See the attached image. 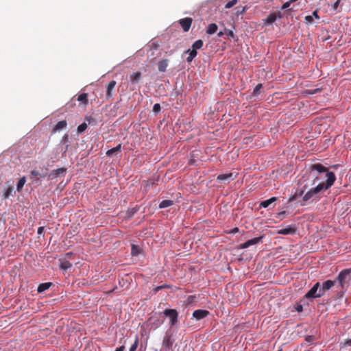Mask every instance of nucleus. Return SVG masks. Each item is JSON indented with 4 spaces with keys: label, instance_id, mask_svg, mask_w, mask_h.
<instances>
[{
    "label": "nucleus",
    "instance_id": "obj_49",
    "mask_svg": "<svg viewBox=\"0 0 351 351\" xmlns=\"http://www.w3.org/2000/svg\"><path fill=\"white\" fill-rule=\"evenodd\" d=\"M125 350V346H121L119 348H117L114 351H124Z\"/></svg>",
    "mask_w": 351,
    "mask_h": 351
},
{
    "label": "nucleus",
    "instance_id": "obj_14",
    "mask_svg": "<svg viewBox=\"0 0 351 351\" xmlns=\"http://www.w3.org/2000/svg\"><path fill=\"white\" fill-rule=\"evenodd\" d=\"M67 123L65 120H62L60 121H58L56 125H54L53 128L52 132H60V130L64 129L66 128Z\"/></svg>",
    "mask_w": 351,
    "mask_h": 351
},
{
    "label": "nucleus",
    "instance_id": "obj_31",
    "mask_svg": "<svg viewBox=\"0 0 351 351\" xmlns=\"http://www.w3.org/2000/svg\"><path fill=\"white\" fill-rule=\"evenodd\" d=\"M245 10H246V6H243V7L238 6L235 8V10H236L235 14L237 16L241 15L245 12Z\"/></svg>",
    "mask_w": 351,
    "mask_h": 351
},
{
    "label": "nucleus",
    "instance_id": "obj_29",
    "mask_svg": "<svg viewBox=\"0 0 351 351\" xmlns=\"http://www.w3.org/2000/svg\"><path fill=\"white\" fill-rule=\"evenodd\" d=\"M203 41L202 40H196L192 45V49L197 51V49H199L203 46Z\"/></svg>",
    "mask_w": 351,
    "mask_h": 351
},
{
    "label": "nucleus",
    "instance_id": "obj_38",
    "mask_svg": "<svg viewBox=\"0 0 351 351\" xmlns=\"http://www.w3.org/2000/svg\"><path fill=\"white\" fill-rule=\"evenodd\" d=\"M161 110V107H160V105L159 104H155L153 106V111L155 112V113H158Z\"/></svg>",
    "mask_w": 351,
    "mask_h": 351
},
{
    "label": "nucleus",
    "instance_id": "obj_25",
    "mask_svg": "<svg viewBox=\"0 0 351 351\" xmlns=\"http://www.w3.org/2000/svg\"><path fill=\"white\" fill-rule=\"evenodd\" d=\"M77 100L79 101L82 102L84 105H87L88 103V95L86 93H82L78 96Z\"/></svg>",
    "mask_w": 351,
    "mask_h": 351
},
{
    "label": "nucleus",
    "instance_id": "obj_6",
    "mask_svg": "<svg viewBox=\"0 0 351 351\" xmlns=\"http://www.w3.org/2000/svg\"><path fill=\"white\" fill-rule=\"evenodd\" d=\"M235 176H234L233 173H232L220 174L217 177V181L219 182L228 184L230 180H233Z\"/></svg>",
    "mask_w": 351,
    "mask_h": 351
},
{
    "label": "nucleus",
    "instance_id": "obj_17",
    "mask_svg": "<svg viewBox=\"0 0 351 351\" xmlns=\"http://www.w3.org/2000/svg\"><path fill=\"white\" fill-rule=\"evenodd\" d=\"M277 198L276 197H271L267 200H264L260 202V206L263 208H267L273 202H276Z\"/></svg>",
    "mask_w": 351,
    "mask_h": 351
},
{
    "label": "nucleus",
    "instance_id": "obj_13",
    "mask_svg": "<svg viewBox=\"0 0 351 351\" xmlns=\"http://www.w3.org/2000/svg\"><path fill=\"white\" fill-rule=\"evenodd\" d=\"M277 17L280 19L282 17L281 13L280 12L278 14H276L275 12H272V13L269 14L267 16V17L265 19V24H271L276 20Z\"/></svg>",
    "mask_w": 351,
    "mask_h": 351
},
{
    "label": "nucleus",
    "instance_id": "obj_27",
    "mask_svg": "<svg viewBox=\"0 0 351 351\" xmlns=\"http://www.w3.org/2000/svg\"><path fill=\"white\" fill-rule=\"evenodd\" d=\"M66 169L64 167H62V168H58V169H53L51 173L50 176H60V174L66 172Z\"/></svg>",
    "mask_w": 351,
    "mask_h": 351
},
{
    "label": "nucleus",
    "instance_id": "obj_44",
    "mask_svg": "<svg viewBox=\"0 0 351 351\" xmlns=\"http://www.w3.org/2000/svg\"><path fill=\"white\" fill-rule=\"evenodd\" d=\"M44 230H45V228H44V227H43V226H40V227H39V228H38L37 234H38V237H39L40 235L43 234V233H44Z\"/></svg>",
    "mask_w": 351,
    "mask_h": 351
},
{
    "label": "nucleus",
    "instance_id": "obj_26",
    "mask_svg": "<svg viewBox=\"0 0 351 351\" xmlns=\"http://www.w3.org/2000/svg\"><path fill=\"white\" fill-rule=\"evenodd\" d=\"M141 253V249L138 245L132 244L131 246V254L132 256H138Z\"/></svg>",
    "mask_w": 351,
    "mask_h": 351
},
{
    "label": "nucleus",
    "instance_id": "obj_43",
    "mask_svg": "<svg viewBox=\"0 0 351 351\" xmlns=\"http://www.w3.org/2000/svg\"><path fill=\"white\" fill-rule=\"evenodd\" d=\"M85 120L89 123H92L95 121V119L90 116L86 117Z\"/></svg>",
    "mask_w": 351,
    "mask_h": 351
},
{
    "label": "nucleus",
    "instance_id": "obj_33",
    "mask_svg": "<svg viewBox=\"0 0 351 351\" xmlns=\"http://www.w3.org/2000/svg\"><path fill=\"white\" fill-rule=\"evenodd\" d=\"M138 210V208H132L131 209H129L127 212V217H132L135 213H137Z\"/></svg>",
    "mask_w": 351,
    "mask_h": 351
},
{
    "label": "nucleus",
    "instance_id": "obj_45",
    "mask_svg": "<svg viewBox=\"0 0 351 351\" xmlns=\"http://www.w3.org/2000/svg\"><path fill=\"white\" fill-rule=\"evenodd\" d=\"M286 212L285 211H281L280 213H278V216L277 217L279 218L280 220H282L283 218H284V215H285Z\"/></svg>",
    "mask_w": 351,
    "mask_h": 351
},
{
    "label": "nucleus",
    "instance_id": "obj_2",
    "mask_svg": "<svg viewBox=\"0 0 351 351\" xmlns=\"http://www.w3.org/2000/svg\"><path fill=\"white\" fill-rule=\"evenodd\" d=\"M320 284L316 282L313 287L304 295V298L311 300L322 297V293H319Z\"/></svg>",
    "mask_w": 351,
    "mask_h": 351
},
{
    "label": "nucleus",
    "instance_id": "obj_5",
    "mask_svg": "<svg viewBox=\"0 0 351 351\" xmlns=\"http://www.w3.org/2000/svg\"><path fill=\"white\" fill-rule=\"evenodd\" d=\"M192 23L193 19L190 17H186L179 20V23L185 32H187L190 29Z\"/></svg>",
    "mask_w": 351,
    "mask_h": 351
},
{
    "label": "nucleus",
    "instance_id": "obj_15",
    "mask_svg": "<svg viewBox=\"0 0 351 351\" xmlns=\"http://www.w3.org/2000/svg\"><path fill=\"white\" fill-rule=\"evenodd\" d=\"M130 81L132 84L138 83L141 79V72H134L130 75Z\"/></svg>",
    "mask_w": 351,
    "mask_h": 351
},
{
    "label": "nucleus",
    "instance_id": "obj_8",
    "mask_svg": "<svg viewBox=\"0 0 351 351\" xmlns=\"http://www.w3.org/2000/svg\"><path fill=\"white\" fill-rule=\"evenodd\" d=\"M209 311L207 310L197 309L193 313V317L197 320H200L209 315Z\"/></svg>",
    "mask_w": 351,
    "mask_h": 351
},
{
    "label": "nucleus",
    "instance_id": "obj_34",
    "mask_svg": "<svg viewBox=\"0 0 351 351\" xmlns=\"http://www.w3.org/2000/svg\"><path fill=\"white\" fill-rule=\"evenodd\" d=\"M87 127V124L86 123H83L77 127V132L81 134L86 130Z\"/></svg>",
    "mask_w": 351,
    "mask_h": 351
},
{
    "label": "nucleus",
    "instance_id": "obj_10",
    "mask_svg": "<svg viewBox=\"0 0 351 351\" xmlns=\"http://www.w3.org/2000/svg\"><path fill=\"white\" fill-rule=\"evenodd\" d=\"M296 232V228L294 225H290L285 228L278 230L277 233L279 234L288 235L293 234Z\"/></svg>",
    "mask_w": 351,
    "mask_h": 351
},
{
    "label": "nucleus",
    "instance_id": "obj_21",
    "mask_svg": "<svg viewBox=\"0 0 351 351\" xmlns=\"http://www.w3.org/2000/svg\"><path fill=\"white\" fill-rule=\"evenodd\" d=\"M186 53H189V56L186 58V61L188 62H191L195 58L197 53V51L193 49H188L187 51H186Z\"/></svg>",
    "mask_w": 351,
    "mask_h": 351
},
{
    "label": "nucleus",
    "instance_id": "obj_36",
    "mask_svg": "<svg viewBox=\"0 0 351 351\" xmlns=\"http://www.w3.org/2000/svg\"><path fill=\"white\" fill-rule=\"evenodd\" d=\"M237 3V0H232L226 4L225 8L227 9L231 8L232 7L235 5Z\"/></svg>",
    "mask_w": 351,
    "mask_h": 351
},
{
    "label": "nucleus",
    "instance_id": "obj_35",
    "mask_svg": "<svg viewBox=\"0 0 351 351\" xmlns=\"http://www.w3.org/2000/svg\"><path fill=\"white\" fill-rule=\"evenodd\" d=\"M262 84H258L256 86L253 90V95H258L259 94L260 90L262 88Z\"/></svg>",
    "mask_w": 351,
    "mask_h": 351
},
{
    "label": "nucleus",
    "instance_id": "obj_37",
    "mask_svg": "<svg viewBox=\"0 0 351 351\" xmlns=\"http://www.w3.org/2000/svg\"><path fill=\"white\" fill-rule=\"evenodd\" d=\"M30 176L32 177H43L45 175H42L40 172L36 170H32L30 173Z\"/></svg>",
    "mask_w": 351,
    "mask_h": 351
},
{
    "label": "nucleus",
    "instance_id": "obj_11",
    "mask_svg": "<svg viewBox=\"0 0 351 351\" xmlns=\"http://www.w3.org/2000/svg\"><path fill=\"white\" fill-rule=\"evenodd\" d=\"M261 239H262V237H256V238H253L252 239L247 240L245 243H242L240 247L241 249L247 248L251 245L258 244L261 241Z\"/></svg>",
    "mask_w": 351,
    "mask_h": 351
},
{
    "label": "nucleus",
    "instance_id": "obj_54",
    "mask_svg": "<svg viewBox=\"0 0 351 351\" xmlns=\"http://www.w3.org/2000/svg\"><path fill=\"white\" fill-rule=\"evenodd\" d=\"M71 255H72V253H67V254H66V256H68V257H71Z\"/></svg>",
    "mask_w": 351,
    "mask_h": 351
},
{
    "label": "nucleus",
    "instance_id": "obj_9",
    "mask_svg": "<svg viewBox=\"0 0 351 351\" xmlns=\"http://www.w3.org/2000/svg\"><path fill=\"white\" fill-rule=\"evenodd\" d=\"M351 269H346L341 271L337 277L339 282L340 283L341 287L343 286V284L346 281L347 276L350 274Z\"/></svg>",
    "mask_w": 351,
    "mask_h": 351
},
{
    "label": "nucleus",
    "instance_id": "obj_7",
    "mask_svg": "<svg viewBox=\"0 0 351 351\" xmlns=\"http://www.w3.org/2000/svg\"><path fill=\"white\" fill-rule=\"evenodd\" d=\"M116 81L112 80L108 83L106 85V99H109L112 97L113 95V90L116 86Z\"/></svg>",
    "mask_w": 351,
    "mask_h": 351
},
{
    "label": "nucleus",
    "instance_id": "obj_22",
    "mask_svg": "<svg viewBox=\"0 0 351 351\" xmlns=\"http://www.w3.org/2000/svg\"><path fill=\"white\" fill-rule=\"evenodd\" d=\"M304 190H301L300 191H297L295 194L291 195L289 199L288 203H291L295 200H296L298 197H301L304 194Z\"/></svg>",
    "mask_w": 351,
    "mask_h": 351
},
{
    "label": "nucleus",
    "instance_id": "obj_24",
    "mask_svg": "<svg viewBox=\"0 0 351 351\" xmlns=\"http://www.w3.org/2000/svg\"><path fill=\"white\" fill-rule=\"evenodd\" d=\"M121 149V144L119 143L117 146L114 148H112L106 152V155L108 156H111L113 154L120 152Z\"/></svg>",
    "mask_w": 351,
    "mask_h": 351
},
{
    "label": "nucleus",
    "instance_id": "obj_47",
    "mask_svg": "<svg viewBox=\"0 0 351 351\" xmlns=\"http://www.w3.org/2000/svg\"><path fill=\"white\" fill-rule=\"evenodd\" d=\"M345 346H351V339L346 340L344 342Z\"/></svg>",
    "mask_w": 351,
    "mask_h": 351
},
{
    "label": "nucleus",
    "instance_id": "obj_53",
    "mask_svg": "<svg viewBox=\"0 0 351 351\" xmlns=\"http://www.w3.org/2000/svg\"><path fill=\"white\" fill-rule=\"evenodd\" d=\"M298 311H301L302 310V306H300L298 308H297Z\"/></svg>",
    "mask_w": 351,
    "mask_h": 351
},
{
    "label": "nucleus",
    "instance_id": "obj_28",
    "mask_svg": "<svg viewBox=\"0 0 351 351\" xmlns=\"http://www.w3.org/2000/svg\"><path fill=\"white\" fill-rule=\"evenodd\" d=\"M14 187L9 186L3 194V199H8L13 193Z\"/></svg>",
    "mask_w": 351,
    "mask_h": 351
},
{
    "label": "nucleus",
    "instance_id": "obj_41",
    "mask_svg": "<svg viewBox=\"0 0 351 351\" xmlns=\"http://www.w3.org/2000/svg\"><path fill=\"white\" fill-rule=\"evenodd\" d=\"M225 34L233 38L235 37L234 32L230 29H225Z\"/></svg>",
    "mask_w": 351,
    "mask_h": 351
},
{
    "label": "nucleus",
    "instance_id": "obj_18",
    "mask_svg": "<svg viewBox=\"0 0 351 351\" xmlns=\"http://www.w3.org/2000/svg\"><path fill=\"white\" fill-rule=\"evenodd\" d=\"M217 29L218 27L215 23H210L207 27L206 33L211 35L217 32Z\"/></svg>",
    "mask_w": 351,
    "mask_h": 351
},
{
    "label": "nucleus",
    "instance_id": "obj_39",
    "mask_svg": "<svg viewBox=\"0 0 351 351\" xmlns=\"http://www.w3.org/2000/svg\"><path fill=\"white\" fill-rule=\"evenodd\" d=\"M315 339V337L314 335H307L305 337V341L309 343H312Z\"/></svg>",
    "mask_w": 351,
    "mask_h": 351
},
{
    "label": "nucleus",
    "instance_id": "obj_4",
    "mask_svg": "<svg viewBox=\"0 0 351 351\" xmlns=\"http://www.w3.org/2000/svg\"><path fill=\"white\" fill-rule=\"evenodd\" d=\"M163 313L169 317L171 326H174L178 322V313L176 309H165Z\"/></svg>",
    "mask_w": 351,
    "mask_h": 351
},
{
    "label": "nucleus",
    "instance_id": "obj_1",
    "mask_svg": "<svg viewBox=\"0 0 351 351\" xmlns=\"http://www.w3.org/2000/svg\"><path fill=\"white\" fill-rule=\"evenodd\" d=\"M311 173L315 177L314 181L318 179V175L325 173L327 178L326 182L319 183L315 188L310 189L303 196L302 200L307 202L312 199L315 195L318 194L323 189H329L336 180L335 175L332 171H328V169L320 163L313 164L310 166Z\"/></svg>",
    "mask_w": 351,
    "mask_h": 351
},
{
    "label": "nucleus",
    "instance_id": "obj_50",
    "mask_svg": "<svg viewBox=\"0 0 351 351\" xmlns=\"http://www.w3.org/2000/svg\"><path fill=\"white\" fill-rule=\"evenodd\" d=\"M167 287H168L167 285L159 286L156 288V291H158L160 289H162L163 288H167Z\"/></svg>",
    "mask_w": 351,
    "mask_h": 351
},
{
    "label": "nucleus",
    "instance_id": "obj_20",
    "mask_svg": "<svg viewBox=\"0 0 351 351\" xmlns=\"http://www.w3.org/2000/svg\"><path fill=\"white\" fill-rule=\"evenodd\" d=\"M72 267V264L66 260H60V268L62 270L66 271Z\"/></svg>",
    "mask_w": 351,
    "mask_h": 351
},
{
    "label": "nucleus",
    "instance_id": "obj_32",
    "mask_svg": "<svg viewBox=\"0 0 351 351\" xmlns=\"http://www.w3.org/2000/svg\"><path fill=\"white\" fill-rule=\"evenodd\" d=\"M138 342H139L138 337L137 336H136L134 342L130 347V351H136L138 346Z\"/></svg>",
    "mask_w": 351,
    "mask_h": 351
},
{
    "label": "nucleus",
    "instance_id": "obj_46",
    "mask_svg": "<svg viewBox=\"0 0 351 351\" xmlns=\"http://www.w3.org/2000/svg\"><path fill=\"white\" fill-rule=\"evenodd\" d=\"M313 16V18L315 17V19H319V16H318V11L317 10H315L313 12V14L311 15Z\"/></svg>",
    "mask_w": 351,
    "mask_h": 351
},
{
    "label": "nucleus",
    "instance_id": "obj_23",
    "mask_svg": "<svg viewBox=\"0 0 351 351\" xmlns=\"http://www.w3.org/2000/svg\"><path fill=\"white\" fill-rule=\"evenodd\" d=\"M173 204V201L169 200V199H165V200H162L160 203L159 208H165L172 206Z\"/></svg>",
    "mask_w": 351,
    "mask_h": 351
},
{
    "label": "nucleus",
    "instance_id": "obj_12",
    "mask_svg": "<svg viewBox=\"0 0 351 351\" xmlns=\"http://www.w3.org/2000/svg\"><path fill=\"white\" fill-rule=\"evenodd\" d=\"M335 282L330 280H326L322 287H319V293H322V296L324 295L325 292L329 290L333 285Z\"/></svg>",
    "mask_w": 351,
    "mask_h": 351
},
{
    "label": "nucleus",
    "instance_id": "obj_19",
    "mask_svg": "<svg viewBox=\"0 0 351 351\" xmlns=\"http://www.w3.org/2000/svg\"><path fill=\"white\" fill-rule=\"evenodd\" d=\"M52 285L51 282H45L40 284L37 289V291L38 293H42L47 289H49V287Z\"/></svg>",
    "mask_w": 351,
    "mask_h": 351
},
{
    "label": "nucleus",
    "instance_id": "obj_51",
    "mask_svg": "<svg viewBox=\"0 0 351 351\" xmlns=\"http://www.w3.org/2000/svg\"><path fill=\"white\" fill-rule=\"evenodd\" d=\"M239 228H233V229L231 230V232H231V233H232V234H234V233L238 232H239Z\"/></svg>",
    "mask_w": 351,
    "mask_h": 351
},
{
    "label": "nucleus",
    "instance_id": "obj_48",
    "mask_svg": "<svg viewBox=\"0 0 351 351\" xmlns=\"http://www.w3.org/2000/svg\"><path fill=\"white\" fill-rule=\"evenodd\" d=\"M341 0H337L333 5L334 9H337Z\"/></svg>",
    "mask_w": 351,
    "mask_h": 351
},
{
    "label": "nucleus",
    "instance_id": "obj_42",
    "mask_svg": "<svg viewBox=\"0 0 351 351\" xmlns=\"http://www.w3.org/2000/svg\"><path fill=\"white\" fill-rule=\"evenodd\" d=\"M291 3L289 1H288L285 2V3H283L281 9L282 10L287 9L291 5Z\"/></svg>",
    "mask_w": 351,
    "mask_h": 351
},
{
    "label": "nucleus",
    "instance_id": "obj_3",
    "mask_svg": "<svg viewBox=\"0 0 351 351\" xmlns=\"http://www.w3.org/2000/svg\"><path fill=\"white\" fill-rule=\"evenodd\" d=\"M175 342V339L172 333L167 332L163 337L162 346L168 350L172 348L173 344Z\"/></svg>",
    "mask_w": 351,
    "mask_h": 351
},
{
    "label": "nucleus",
    "instance_id": "obj_30",
    "mask_svg": "<svg viewBox=\"0 0 351 351\" xmlns=\"http://www.w3.org/2000/svg\"><path fill=\"white\" fill-rule=\"evenodd\" d=\"M26 182V179H25V177L23 176L21 178L19 179L18 183H17V185H16V189L18 191H20L22 188L23 187L25 183Z\"/></svg>",
    "mask_w": 351,
    "mask_h": 351
},
{
    "label": "nucleus",
    "instance_id": "obj_52",
    "mask_svg": "<svg viewBox=\"0 0 351 351\" xmlns=\"http://www.w3.org/2000/svg\"><path fill=\"white\" fill-rule=\"evenodd\" d=\"M223 34H225V32H219L217 34V36H218L219 37H221V36H223Z\"/></svg>",
    "mask_w": 351,
    "mask_h": 351
},
{
    "label": "nucleus",
    "instance_id": "obj_40",
    "mask_svg": "<svg viewBox=\"0 0 351 351\" xmlns=\"http://www.w3.org/2000/svg\"><path fill=\"white\" fill-rule=\"evenodd\" d=\"M304 20L306 23L311 24L313 21V16H311V15L306 16L304 18Z\"/></svg>",
    "mask_w": 351,
    "mask_h": 351
},
{
    "label": "nucleus",
    "instance_id": "obj_16",
    "mask_svg": "<svg viewBox=\"0 0 351 351\" xmlns=\"http://www.w3.org/2000/svg\"><path fill=\"white\" fill-rule=\"evenodd\" d=\"M168 66V60L165 59L159 61L158 64V71L160 72H165L167 69V67Z\"/></svg>",
    "mask_w": 351,
    "mask_h": 351
}]
</instances>
